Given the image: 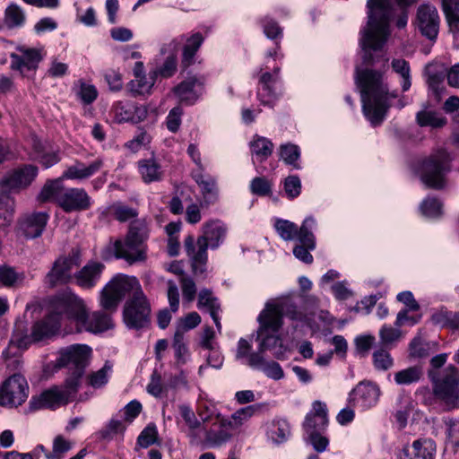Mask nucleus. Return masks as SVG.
Masks as SVG:
<instances>
[{
    "mask_svg": "<svg viewBox=\"0 0 459 459\" xmlns=\"http://www.w3.org/2000/svg\"><path fill=\"white\" fill-rule=\"evenodd\" d=\"M48 221V214L47 212H33L20 220L19 229L27 238H35L41 236Z\"/></svg>",
    "mask_w": 459,
    "mask_h": 459,
    "instance_id": "a878e982",
    "label": "nucleus"
},
{
    "mask_svg": "<svg viewBox=\"0 0 459 459\" xmlns=\"http://www.w3.org/2000/svg\"><path fill=\"white\" fill-rule=\"evenodd\" d=\"M368 22L362 30L360 46L363 50V63L372 65L384 57L382 48L389 35V24L394 15L391 0H368Z\"/></svg>",
    "mask_w": 459,
    "mask_h": 459,
    "instance_id": "f257e3e1",
    "label": "nucleus"
},
{
    "mask_svg": "<svg viewBox=\"0 0 459 459\" xmlns=\"http://www.w3.org/2000/svg\"><path fill=\"white\" fill-rule=\"evenodd\" d=\"M282 316L291 320H302L303 315L290 299H281L273 304L266 303L257 318L259 334L266 330L278 332L282 325Z\"/></svg>",
    "mask_w": 459,
    "mask_h": 459,
    "instance_id": "9d476101",
    "label": "nucleus"
},
{
    "mask_svg": "<svg viewBox=\"0 0 459 459\" xmlns=\"http://www.w3.org/2000/svg\"><path fill=\"white\" fill-rule=\"evenodd\" d=\"M179 411L181 414V417L183 418L187 429H202V422L201 420L196 417L195 413L193 411V410L186 404H182L179 406Z\"/></svg>",
    "mask_w": 459,
    "mask_h": 459,
    "instance_id": "0e129e2a",
    "label": "nucleus"
},
{
    "mask_svg": "<svg viewBox=\"0 0 459 459\" xmlns=\"http://www.w3.org/2000/svg\"><path fill=\"white\" fill-rule=\"evenodd\" d=\"M151 305L143 291H136L126 302L123 319L130 329H143L149 325Z\"/></svg>",
    "mask_w": 459,
    "mask_h": 459,
    "instance_id": "4468645a",
    "label": "nucleus"
},
{
    "mask_svg": "<svg viewBox=\"0 0 459 459\" xmlns=\"http://www.w3.org/2000/svg\"><path fill=\"white\" fill-rule=\"evenodd\" d=\"M316 225V220L312 217H307L304 220L299 232L300 245H297L293 248L295 257L305 264H311L313 262L310 251L316 248V239L313 234Z\"/></svg>",
    "mask_w": 459,
    "mask_h": 459,
    "instance_id": "a211bd4d",
    "label": "nucleus"
},
{
    "mask_svg": "<svg viewBox=\"0 0 459 459\" xmlns=\"http://www.w3.org/2000/svg\"><path fill=\"white\" fill-rule=\"evenodd\" d=\"M68 301L62 303L59 309L69 310V320L75 322L80 331L101 333L112 327V319L108 312L97 311L89 315L82 299L75 295H67Z\"/></svg>",
    "mask_w": 459,
    "mask_h": 459,
    "instance_id": "423d86ee",
    "label": "nucleus"
},
{
    "mask_svg": "<svg viewBox=\"0 0 459 459\" xmlns=\"http://www.w3.org/2000/svg\"><path fill=\"white\" fill-rule=\"evenodd\" d=\"M200 193L202 195L201 207L208 208L216 204L219 199V188L216 180L208 177V182L200 186Z\"/></svg>",
    "mask_w": 459,
    "mask_h": 459,
    "instance_id": "58836bf2",
    "label": "nucleus"
},
{
    "mask_svg": "<svg viewBox=\"0 0 459 459\" xmlns=\"http://www.w3.org/2000/svg\"><path fill=\"white\" fill-rule=\"evenodd\" d=\"M173 349L175 356L178 363L185 364L186 362L187 348L184 342V333L178 328L173 337Z\"/></svg>",
    "mask_w": 459,
    "mask_h": 459,
    "instance_id": "09e8293b",
    "label": "nucleus"
},
{
    "mask_svg": "<svg viewBox=\"0 0 459 459\" xmlns=\"http://www.w3.org/2000/svg\"><path fill=\"white\" fill-rule=\"evenodd\" d=\"M284 190L287 196L293 199L299 195L301 182L298 176H289L284 181Z\"/></svg>",
    "mask_w": 459,
    "mask_h": 459,
    "instance_id": "338daca9",
    "label": "nucleus"
},
{
    "mask_svg": "<svg viewBox=\"0 0 459 459\" xmlns=\"http://www.w3.org/2000/svg\"><path fill=\"white\" fill-rule=\"evenodd\" d=\"M26 22V13L17 4H10L4 10V24L8 29L21 28Z\"/></svg>",
    "mask_w": 459,
    "mask_h": 459,
    "instance_id": "c9c22d12",
    "label": "nucleus"
},
{
    "mask_svg": "<svg viewBox=\"0 0 459 459\" xmlns=\"http://www.w3.org/2000/svg\"><path fill=\"white\" fill-rule=\"evenodd\" d=\"M38 167L25 164L7 170L0 178V192L7 195L26 190L36 179Z\"/></svg>",
    "mask_w": 459,
    "mask_h": 459,
    "instance_id": "ddd939ff",
    "label": "nucleus"
},
{
    "mask_svg": "<svg viewBox=\"0 0 459 459\" xmlns=\"http://www.w3.org/2000/svg\"><path fill=\"white\" fill-rule=\"evenodd\" d=\"M279 74L280 67H274L273 74L265 72L261 74L259 79L260 87L258 90V96L261 98L267 96L269 98L268 100L261 99L263 103H270L272 100L276 97V93L273 86L279 79Z\"/></svg>",
    "mask_w": 459,
    "mask_h": 459,
    "instance_id": "2f4dec72",
    "label": "nucleus"
},
{
    "mask_svg": "<svg viewBox=\"0 0 459 459\" xmlns=\"http://www.w3.org/2000/svg\"><path fill=\"white\" fill-rule=\"evenodd\" d=\"M248 366L262 371L267 377L274 380H280L284 377L281 365L273 360H266L260 352L252 353L248 359Z\"/></svg>",
    "mask_w": 459,
    "mask_h": 459,
    "instance_id": "cd10ccee",
    "label": "nucleus"
},
{
    "mask_svg": "<svg viewBox=\"0 0 459 459\" xmlns=\"http://www.w3.org/2000/svg\"><path fill=\"white\" fill-rule=\"evenodd\" d=\"M443 11L450 31H459V0H442Z\"/></svg>",
    "mask_w": 459,
    "mask_h": 459,
    "instance_id": "4c0bfd02",
    "label": "nucleus"
},
{
    "mask_svg": "<svg viewBox=\"0 0 459 459\" xmlns=\"http://www.w3.org/2000/svg\"><path fill=\"white\" fill-rule=\"evenodd\" d=\"M436 445L430 439L416 440L411 447L403 449L402 459H434Z\"/></svg>",
    "mask_w": 459,
    "mask_h": 459,
    "instance_id": "c756f323",
    "label": "nucleus"
},
{
    "mask_svg": "<svg viewBox=\"0 0 459 459\" xmlns=\"http://www.w3.org/2000/svg\"><path fill=\"white\" fill-rule=\"evenodd\" d=\"M433 382L435 395L448 410L459 408V370L453 365L447 366L438 376L435 370L429 371Z\"/></svg>",
    "mask_w": 459,
    "mask_h": 459,
    "instance_id": "6e6552de",
    "label": "nucleus"
},
{
    "mask_svg": "<svg viewBox=\"0 0 459 459\" xmlns=\"http://www.w3.org/2000/svg\"><path fill=\"white\" fill-rule=\"evenodd\" d=\"M111 209L115 218L121 222L127 221L138 215V212L135 209L122 204H115L112 205Z\"/></svg>",
    "mask_w": 459,
    "mask_h": 459,
    "instance_id": "052dcab7",
    "label": "nucleus"
},
{
    "mask_svg": "<svg viewBox=\"0 0 459 459\" xmlns=\"http://www.w3.org/2000/svg\"><path fill=\"white\" fill-rule=\"evenodd\" d=\"M328 423L326 404L316 401L313 403V411L307 414L304 421L306 432H320L324 430Z\"/></svg>",
    "mask_w": 459,
    "mask_h": 459,
    "instance_id": "bb28decb",
    "label": "nucleus"
},
{
    "mask_svg": "<svg viewBox=\"0 0 459 459\" xmlns=\"http://www.w3.org/2000/svg\"><path fill=\"white\" fill-rule=\"evenodd\" d=\"M257 409V405H248L235 411L231 415V418L228 419V421L231 424L230 425V429L233 430L242 426L244 422L248 420L254 415Z\"/></svg>",
    "mask_w": 459,
    "mask_h": 459,
    "instance_id": "c03bdc74",
    "label": "nucleus"
},
{
    "mask_svg": "<svg viewBox=\"0 0 459 459\" xmlns=\"http://www.w3.org/2000/svg\"><path fill=\"white\" fill-rule=\"evenodd\" d=\"M20 54L12 53L11 68L19 71L24 74L25 71L36 70L39 63L42 60L40 51L36 48H26L24 46L17 47Z\"/></svg>",
    "mask_w": 459,
    "mask_h": 459,
    "instance_id": "4be33fe9",
    "label": "nucleus"
},
{
    "mask_svg": "<svg viewBox=\"0 0 459 459\" xmlns=\"http://www.w3.org/2000/svg\"><path fill=\"white\" fill-rule=\"evenodd\" d=\"M270 433L271 438L275 443H282L290 435L289 424L285 420H278L273 422Z\"/></svg>",
    "mask_w": 459,
    "mask_h": 459,
    "instance_id": "4d7b16f0",
    "label": "nucleus"
},
{
    "mask_svg": "<svg viewBox=\"0 0 459 459\" xmlns=\"http://www.w3.org/2000/svg\"><path fill=\"white\" fill-rule=\"evenodd\" d=\"M158 442V430L154 424H149L143 429L137 438V444L146 448Z\"/></svg>",
    "mask_w": 459,
    "mask_h": 459,
    "instance_id": "8fccbe9b",
    "label": "nucleus"
},
{
    "mask_svg": "<svg viewBox=\"0 0 459 459\" xmlns=\"http://www.w3.org/2000/svg\"><path fill=\"white\" fill-rule=\"evenodd\" d=\"M300 152L298 145L292 143H285L280 146V157L283 160L286 164L292 165L296 169L299 166L296 164L299 159Z\"/></svg>",
    "mask_w": 459,
    "mask_h": 459,
    "instance_id": "de8ad7c7",
    "label": "nucleus"
},
{
    "mask_svg": "<svg viewBox=\"0 0 459 459\" xmlns=\"http://www.w3.org/2000/svg\"><path fill=\"white\" fill-rule=\"evenodd\" d=\"M440 19L437 10L430 4H421L417 11V24L421 34L435 41L439 30Z\"/></svg>",
    "mask_w": 459,
    "mask_h": 459,
    "instance_id": "aec40b11",
    "label": "nucleus"
},
{
    "mask_svg": "<svg viewBox=\"0 0 459 459\" xmlns=\"http://www.w3.org/2000/svg\"><path fill=\"white\" fill-rule=\"evenodd\" d=\"M278 332H273L272 330H266L259 334L258 328L256 340L259 341V347L256 352L263 354L264 351H269L275 359L281 360L284 359L288 349L283 344L281 338L276 334Z\"/></svg>",
    "mask_w": 459,
    "mask_h": 459,
    "instance_id": "5701e85b",
    "label": "nucleus"
},
{
    "mask_svg": "<svg viewBox=\"0 0 459 459\" xmlns=\"http://www.w3.org/2000/svg\"><path fill=\"white\" fill-rule=\"evenodd\" d=\"M401 336L402 333L398 327L394 328L391 325H385L379 331L381 343L385 347L392 346L395 342L400 340Z\"/></svg>",
    "mask_w": 459,
    "mask_h": 459,
    "instance_id": "3c124183",
    "label": "nucleus"
},
{
    "mask_svg": "<svg viewBox=\"0 0 459 459\" xmlns=\"http://www.w3.org/2000/svg\"><path fill=\"white\" fill-rule=\"evenodd\" d=\"M250 149L253 155L259 162L266 160L273 153V143L267 138L255 135L250 142Z\"/></svg>",
    "mask_w": 459,
    "mask_h": 459,
    "instance_id": "72a5a7b5",
    "label": "nucleus"
},
{
    "mask_svg": "<svg viewBox=\"0 0 459 459\" xmlns=\"http://www.w3.org/2000/svg\"><path fill=\"white\" fill-rule=\"evenodd\" d=\"M80 264L79 253L73 250L68 256H60L57 258L51 270L45 278V282L49 287H55L58 284H65L72 280V270Z\"/></svg>",
    "mask_w": 459,
    "mask_h": 459,
    "instance_id": "f3484780",
    "label": "nucleus"
},
{
    "mask_svg": "<svg viewBox=\"0 0 459 459\" xmlns=\"http://www.w3.org/2000/svg\"><path fill=\"white\" fill-rule=\"evenodd\" d=\"M443 422L446 427V442L455 448L459 447V419L445 417Z\"/></svg>",
    "mask_w": 459,
    "mask_h": 459,
    "instance_id": "a18cd8bd",
    "label": "nucleus"
},
{
    "mask_svg": "<svg viewBox=\"0 0 459 459\" xmlns=\"http://www.w3.org/2000/svg\"><path fill=\"white\" fill-rule=\"evenodd\" d=\"M23 276L15 272L13 267L0 266V283L6 287H13L19 281H22Z\"/></svg>",
    "mask_w": 459,
    "mask_h": 459,
    "instance_id": "864d4df0",
    "label": "nucleus"
},
{
    "mask_svg": "<svg viewBox=\"0 0 459 459\" xmlns=\"http://www.w3.org/2000/svg\"><path fill=\"white\" fill-rule=\"evenodd\" d=\"M73 447L72 443L62 435L53 440L52 451L47 454V459H64L65 455Z\"/></svg>",
    "mask_w": 459,
    "mask_h": 459,
    "instance_id": "37998d69",
    "label": "nucleus"
},
{
    "mask_svg": "<svg viewBox=\"0 0 459 459\" xmlns=\"http://www.w3.org/2000/svg\"><path fill=\"white\" fill-rule=\"evenodd\" d=\"M91 349L86 344H73L59 351L57 364L59 367H66L71 370L66 377L70 385L80 386L81 378L89 363Z\"/></svg>",
    "mask_w": 459,
    "mask_h": 459,
    "instance_id": "9b49d317",
    "label": "nucleus"
},
{
    "mask_svg": "<svg viewBox=\"0 0 459 459\" xmlns=\"http://www.w3.org/2000/svg\"><path fill=\"white\" fill-rule=\"evenodd\" d=\"M66 301H68L67 295L56 298L52 301L48 315L34 324L30 335H25L22 339H13L12 342H16L18 347H22L30 342H40L55 334L59 330L61 323L65 319L69 320V310L59 309L60 305Z\"/></svg>",
    "mask_w": 459,
    "mask_h": 459,
    "instance_id": "0eeeda50",
    "label": "nucleus"
},
{
    "mask_svg": "<svg viewBox=\"0 0 459 459\" xmlns=\"http://www.w3.org/2000/svg\"><path fill=\"white\" fill-rule=\"evenodd\" d=\"M442 204L436 198H427L420 204L422 214L429 218H437L441 214Z\"/></svg>",
    "mask_w": 459,
    "mask_h": 459,
    "instance_id": "6e6d98bb",
    "label": "nucleus"
},
{
    "mask_svg": "<svg viewBox=\"0 0 459 459\" xmlns=\"http://www.w3.org/2000/svg\"><path fill=\"white\" fill-rule=\"evenodd\" d=\"M79 386L65 379L64 385L52 386L45 390L38 396H33L30 401L31 409L56 408L65 405L72 401L78 391Z\"/></svg>",
    "mask_w": 459,
    "mask_h": 459,
    "instance_id": "2eb2a0df",
    "label": "nucleus"
},
{
    "mask_svg": "<svg viewBox=\"0 0 459 459\" xmlns=\"http://www.w3.org/2000/svg\"><path fill=\"white\" fill-rule=\"evenodd\" d=\"M373 364L377 370L385 371L393 367L394 359L388 351L380 349L373 353Z\"/></svg>",
    "mask_w": 459,
    "mask_h": 459,
    "instance_id": "603ef678",
    "label": "nucleus"
},
{
    "mask_svg": "<svg viewBox=\"0 0 459 459\" xmlns=\"http://www.w3.org/2000/svg\"><path fill=\"white\" fill-rule=\"evenodd\" d=\"M113 111L118 122H128L133 117V104L117 101L113 105Z\"/></svg>",
    "mask_w": 459,
    "mask_h": 459,
    "instance_id": "13d9d810",
    "label": "nucleus"
},
{
    "mask_svg": "<svg viewBox=\"0 0 459 459\" xmlns=\"http://www.w3.org/2000/svg\"><path fill=\"white\" fill-rule=\"evenodd\" d=\"M16 202L13 195L0 192V228L11 225L15 212Z\"/></svg>",
    "mask_w": 459,
    "mask_h": 459,
    "instance_id": "e433bc0d",
    "label": "nucleus"
},
{
    "mask_svg": "<svg viewBox=\"0 0 459 459\" xmlns=\"http://www.w3.org/2000/svg\"><path fill=\"white\" fill-rule=\"evenodd\" d=\"M450 156L441 149L424 160L420 168L421 181L426 186L441 189L445 185V175L450 170Z\"/></svg>",
    "mask_w": 459,
    "mask_h": 459,
    "instance_id": "f8f14e48",
    "label": "nucleus"
},
{
    "mask_svg": "<svg viewBox=\"0 0 459 459\" xmlns=\"http://www.w3.org/2000/svg\"><path fill=\"white\" fill-rule=\"evenodd\" d=\"M202 85V82L195 77H188L174 88L175 94L181 102L193 104L198 99L195 87Z\"/></svg>",
    "mask_w": 459,
    "mask_h": 459,
    "instance_id": "7c9ffc66",
    "label": "nucleus"
},
{
    "mask_svg": "<svg viewBox=\"0 0 459 459\" xmlns=\"http://www.w3.org/2000/svg\"><path fill=\"white\" fill-rule=\"evenodd\" d=\"M78 82L80 84V88L76 91L77 96L84 104L92 103L98 96V91L95 86L85 83L82 81H79Z\"/></svg>",
    "mask_w": 459,
    "mask_h": 459,
    "instance_id": "e2e57ef3",
    "label": "nucleus"
},
{
    "mask_svg": "<svg viewBox=\"0 0 459 459\" xmlns=\"http://www.w3.org/2000/svg\"><path fill=\"white\" fill-rule=\"evenodd\" d=\"M156 77L153 76L152 72L149 74V79L145 75L135 77L128 83V89L134 95H142L149 93L155 82Z\"/></svg>",
    "mask_w": 459,
    "mask_h": 459,
    "instance_id": "a19ab883",
    "label": "nucleus"
},
{
    "mask_svg": "<svg viewBox=\"0 0 459 459\" xmlns=\"http://www.w3.org/2000/svg\"><path fill=\"white\" fill-rule=\"evenodd\" d=\"M417 121L421 126H430L432 127H442L446 123L445 117H437L432 112H419Z\"/></svg>",
    "mask_w": 459,
    "mask_h": 459,
    "instance_id": "bf43d9fd",
    "label": "nucleus"
},
{
    "mask_svg": "<svg viewBox=\"0 0 459 459\" xmlns=\"http://www.w3.org/2000/svg\"><path fill=\"white\" fill-rule=\"evenodd\" d=\"M230 422L228 419L216 415V420L212 423L210 428L204 427V445L206 447L218 448L227 444L232 437L230 431Z\"/></svg>",
    "mask_w": 459,
    "mask_h": 459,
    "instance_id": "6ab92c4d",
    "label": "nucleus"
},
{
    "mask_svg": "<svg viewBox=\"0 0 459 459\" xmlns=\"http://www.w3.org/2000/svg\"><path fill=\"white\" fill-rule=\"evenodd\" d=\"M227 228L220 221H211L203 226V234L198 237L195 244V238L188 235L184 240V247L189 257L192 272L195 275L204 274L206 271L208 260V247L217 248L224 240Z\"/></svg>",
    "mask_w": 459,
    "mask_h": 459,
    "instance_id": "7ed1b4c3",
    "label": "nucleus"
},
{
    "mask_svg": "<svg viewBox=\"0 0 459 459\" xmlns=\"http://www.w3.org/2000/svg\"><path fill=\"white\" fill-rule=\"evenodd\" d=\"M182 114H183V110L180 107H175L173 108L167 118H166V125H167V128L171 132V133H176L178 131L179 127H180V125H181V117H182Z\"/></svg>",
    "mask_w": 459,
    "mask_h": 459,
    "instance_id": "774afa93",
    "label": "nucleus"
},
{
    "mask_svg": "<svg viewBox=\"0 0 459 459\" xmlns=\"http://www.w3.org/2000/svg\"><path fill=\"white\" fill-rule=\"evenodd\" d=\"M105 265L100 262H90L74 273L75 283L84 289L91 290L100 281Z\"/></svg>",
    "mask_w": 459,
    "mask_h": 459,
    "instance_id": "b1692460",
    "label": "nucleus"
},
{
    "mask_svg": "<svg viewBox=\"0 0 459 459\" xmlns=\"http://www.w3.org/2000/svg\"><path fill=\"white\" fill-rule=\"evenodd\" d=\"M36 157L35 159L42 164L46 169L56 164L59 161V156L56 152H46L40 149L39 143H36L35 146Z\"/></svg>",
    "mask_w": 459,
    "mask_h": 459,
    "instance_id": "680f3d73",
    "label": "nucleus"
},
{
    "mask_svg": "<svg viewBox=\"0 0 459 459\" xmlns=\"http://www.w3.org/2000/svg\"><path fill=\"white\" fill-rule=\"evenodd\" d=\"M149 238V229L144 220H134L123 242L117 239L107 247V252L116 258L124 259L129 264L143 262L146 259L145 241Z\"/></svg>",
    "mask_w": 459,
    "mask_h": 459,
    "instance_id": "20e7f679",
    "label": "nucleus"
},
{
    "mask_svg": "<svg viewBox=\"0 0 459 459\" xmlns=\"http://www.w3.org/2000/svg\"><path fill=\"white\" fill-rule=\"evenodd\" d=\"M138 169L145 183L160 181L162 178L163 171L160 165L152 158L139 160Z\"/></svg>",
    "mask_w": 459,
    "mask_h": 459,
    "instance_id": "473e14b6",
    "label": "nucleus"
},
{
    "mask_svg": "<svg viewBox=\"0 0 459 459\" xmlns=\"http://www.w3.org/2000/svg\"><path fill=\"white\" fill-rule=\"evenodd\" d=\"M103 166V160L100 158L93 160L90 165L86 166L82 162L77 161L74 165L70 166L64 172L63 178L68 179H84L97 173Z\"/></svg>",
    "mask_w": 459,
    "mask_h": 459,
    "instance_id": "c85d7f7f",
    "label": "nucleus"
},
{
    "mask_svg": "<svg viewBox=\"0 0 459 459\" xmlns=\"http://www.w3.org/2000/svg\"><path fill=\"white\" fill-rule=\"evenodd\" d=\"M250 190L255 195L264 196L271 193L272 185L265 178L256 177L251 181Z\"/></svg>",
    "mask_w": 459,
    "mask_h": 459,
    "instance_id": "69168bd1",
    "label": "nucleus"
},
{
    "mask_svg": "<svg viewBox=\"0 0 459 459\" xmlns=\"http://www.w3.org/2000/svg\"><path fill=\"white\" fill-rule=\"evenodd\" d=\"M29 395V385L21 374H13L0 387V405L17 407L22 405Z\"/></svg>",
    "mask_w": 459,
    "mask_h": 459,
    "instance_id": "dca6fc26",
    "label": "nucleus"
},
{
    "mask_svg": "<svg viewBox=\"0 0 459 459\" xmlns=\"http://www.w3.org/2000/svg\"><path fill=\"white\" fill-rule=\"evenodd\" d=\"M139 281L126 274L115 275L100 292V306L104 310L114 312L120 301L127 295L142 291Z\"/></svg>",
    "mask_w": 459,
    "mask_h": 459,
    "instance_id": "1a4fd4ad",
    "label": "nucleus"
},
{
    "mask_svg": "<svg viewBox=\"0 0 459 459\" xmlns=\"http://www.w3.org/2000/svg\"><path fill=\"white\" fill-rule=\"evenodd\" d=\"M197 307L199 309L206 308L209 313L216 309H220V303L212 291L208 289H203L198 295Z\"/></svg>",
    "mask_w": 459,
    "mask_h": 459,
    "instance_id": "49530a36",
    "label": "nucleus"
},
{
    "mask_svg": "<svg viewBox=\"0 0 459 459\" xmlns=\"http://www.w3.org/2000/svg\"><path fill=\"white\" fill-rule=\"evenodd\" d=\"M204 42V37L200 32L193 34L186 39V45L183 48L182 63L185 65L192 64L193 59L198 51L199 48Z\"/></svg>",
    "mask_w": 459,
    "mask_h": 459,
    "instance_id": "ea45409f",
    "label": "nucleus"
},
{
    "mask_svg": "<svg viewBox=\"0 0 459 459\" xmlns=\"http://www.w3.org/2000/svg\"><path fill=\"white\" fill-rule=\"evenodd\" d=\"M274 227L282 239L286 241L293 240L295 238L299 239V229L294 222L288 220L277 219Z\"/></svg>",
    "mask_w": 459,
    "mask_h": 459,
    "instance_id": "79ce46f5",
    "label": "nucleus"
},
{
    "mask_svg": "<svg viewBox=\"0 0 459 459\" xmlns=\"http://www.w3.org/2000/svg\"><path fill=\"white\" fill-rule=\"evenodd\" d=\"M380 396V388L371 382H360L350 394L354 407L368 409L377 404Z\"/></svg>",
    "mask_w": 459,
    "mask_h": 459,
    "instance_id": "412c9836",
    "label": "nucleus"
},
{
    "mask_svg": "<svg viewBox=\"0 0 459 459\" xmlns=\"http://www.w3.org/2000/svg\"><path fill=\"white\" fill-rule=\"evenodd\" d=\"M111 370V366L108 362L96 372L91 373L88 377L89 385L94 388H100L108 383V372Z\"/></svg>",
    "mask_w": 459,
    "mask_h": 459,
    "instance_id": "5fc2aeb1",
    "label": "nucleus"
},
{
    "mask_svg": "<svg viewBox=\"0 0 459 459\" xmlns=\"http://www.w3.org/2000/svg\"><path fill=\"white\" fill-rule=\"evenodd\" d=\"M183 41V37L173 39L169 44H165L160 48L161 54H169L163 65L152 71L153 76L156 78L160 75L163 78L171 77L177 71V56L176 53Z\"/></svg>",
    "mask_w": 459,
    "mask_h": 459,
    "instance_id": "393cba45",
    "label": "nucleus"
},
{
    "mask_svg": "<svg viewBox=\"0 0 459 459\" xmlns=\"http://www.w3.org/2000/svg\"><path fill=\"white\" fill-rule=\"evenodd\" d=\"M41 203L56 202L65 212L84 211L90 208L91 197L83 188H68L62 178L48 180L38 195Z\"/></svg>",
    "mask_w": 459,
    "mask_h": 459,
    "instance_id": "39448f33",
    "label": "nucleus"
},
{
    "mask_svg": "<svg viewBox=\"0 0 459 459\" xmlns=\"http://www.w3.org/2000/svg\"><path fill=\"white\" fill-rule=\"evenodd\" d=\"M355 82L360 91L364 116L373 126L380 125L391 106L389 100L397 95L389 92L380 71L357 67Z\"/></svg>",
    "mask_w": 459,
    "mask_h": 459,
    "instance_id": "f03ea898",
    "label": "nucleus"
},
{
    "mask_svg": "<svg viewBox=\"0 0 459 459\" xmlns=\"http://www.w3.org/2000/svg\"><path fill=\"white\" fill-rule=\"evenodd\" d=\"M423 376V368L420 365L408 367L394 374V380L398 385H410L419 382Z\"/></svg>",
    "mask_w": 459,
    "mask_h": 459,
    "instance_id": "f704fd0d",
    "label": "nucleus"
}]
</instances>
